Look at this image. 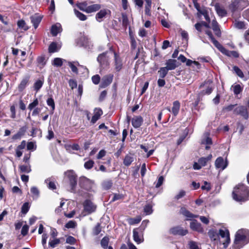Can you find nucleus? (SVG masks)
I'll return each mask as SVG.
<instances>
[{
	"label": "nucleus",
	"mask_w": 249,
	"mask_h": 249,
	"mask_svg": "<svg viewBox=\"0 0 249 249\" xmlns=\"http://www.w3.org/2000/svg\"><path fill=\"white\" fill-rule=\"evenodd\" d=\"M249 242V231L239 230L235 235L232 249H240Z\"/></svg>",
	"instance_id": "nucleus-1"
},
{
	"label": "nucleus",
	"mask_w": 249,
	"mask_h": 249,
	"mask_svg": "<svg viewBox=\"0 0 249 249\" xmlns=\"http://www.w3.org/2000/svg\"><path fill=\"white\" fill-rule=\"evenodd\" d=\"M234 200L238 202H245L249 199V188L246 185L239 184L234 188L232 192Z\"/></svg>",
	"instance_id": "nucleus-2"
},
{
	"label": "nucleus",
	"mask_w": 249,
	"mask_h": 249,
	"mask_svg": "<svg viewBox=\"0 0 249 249\" xmlns=\"http://www.w3.org/2000/svg\"><path fill=\"white\" fill-rule=\"evenodd\" d=\"M66 177L68 178L71 186V192H76L77 185V176L73 170H68L65 173Z\"/></svg>",
	"instance_id": "nucleus-3"
},
{
	"label": "nucleus",
	"mask_w": 249,
	"mask_h": 249,
	"mask_svg": "<svg viewBox=\"0 0 249 249\" xmlns=\"http://www.w3.org/2000/svg\"><path fill=\"white\" fill-rule=\"evenodd\" d=\"M76 43L79 47H82L85 48L89 49L90 46H92L91 45V42L89 41L88 38L83 35H81L76 40Z\"/></svg>",
	"instance_id": "nucleus-4"
},
{
	"label": "nucleus",
	"mask_w": 249,
	"mask_h": 249,
	"mask_svg": "<svg viewBox=\"0 0 249 249\" xmlns=\"http://www.w3.org/2000/svg\"><path fill=\"white\" fill-rule=\"evenodd\" d=\"M79 184L81 188L89 190L92 187L93 182L85 177H82L80 178Z\"/></svg>",
	"instance_id": "nucleus-5"
},
{
	"label": "nucleus",
	"mask_w": 249,
	"mask_h": 249,
	"mask_svg": "<svg viewBox=\"0 0 249 249\" xmlns=\"http://www.w3.org/2000/svg\"><path fill=\"white\" fill-rule=\"evenodd\" d=\"M84 211L89 214L94 212L96 209V206L89 200H86L83 203Z\"/></svg>",
	"instance_id": "nucleus-6"
},
{
	"label": "nucleus",
	"mask_w": 249,
	"mask_h": 249,
	"mask_svg": "<svg viewBox=\"0 0 249 249\" xmlns=\"http://www.w3.org/2000/svg\"><path fill=\"white\" fill-rule=\"evenodd\" d=\"M233 114L240 115L245 119H248L249 117L247 108L243 106H236L234 109Z\"/></svg>",
	"instance_id": "nucleus-7"
},
{
	"label": "nucleus",
	"mask_w": 249,
	"mask_h": 249,
	"mask_svg": "<svg viewBox=\"0 0 249 249\" xmlns=\"http://www.w3.org/2000/svg\"><path fill=\"white\" fill-rule=\"evenodd\" d=\"M217 234H218V237L220 236L221 238L225 239V242L223 243L224 247L227 246L230 241L229 231L226 229H220Z\"/></svg>",
	"instance_id": "nucleus-8"
},
{
	"label": "nucleus",
	"mask_w": 249,
	"mask_h": 249,
	"mask_svg": "<svg viewBox=\"0 0 249 249\" xmlns=\"http://www.w3.org/2000/svg\"><path fill=\"white\" fill-rule=\"evenodd\" d=\"M219 47L217 49L220 51L222 53L230 56L233 57L234 58H237L239 57V54L237 52L235 51H229L225 48L222 45H218Z\"/></svg>",
	"instance_id": "nucleus-9"
},
{
	"label": "nucleus",
	"mask_w": 249,
	"mask_h": 249,
	"mask_svg": "<svg viewBox=\"0 0 249 249\" xmlns=\"http://www.w3.org/2000/svg\"><path fill=\"white\" fill-rule=\"evenodd\" d=\"M113 75L109 74L104 76L102 79V82L100 85L101 88H105L109 86L112 82L113 79Z\"/></svg>",
	"instance_id": "nucleus-10"
},
{
	"label": "nucleus",
	"mask_w": 249,
	"mask_h": 249,
	"mask_svg": "<svg viewBox=\"0 0 249 249\" xmlns=\"http://www.w3.org/2000/svg\"><path fill=\"white\" fill-rule=\"evenodd\" d=\"M228 162L227 160H224V159L219 157L217 158L215 161V167L217 169H220L221 170H224L228 166Z\"/></svg>",
	"instance_id": "nucleus-11"
},
{
	"label": "nucleus",
	"mask_w": 249,
	"mask_h": 249,
	"mask_svg": "<svg viewBox=\"0 0 249 249\" xmlns=\"http://www.w3.org/2000/svg\"><path fill=\"white\" fill-rule=\"evenodd\" d=\"M143 120L141 116H135L131 120L132 126L135 128H139L142 124Z\"/></svg>",
	"instance_id": "nucleus-12"
},
{
	"label": "nucleus",
	"mask_w": 249,
	"mask_h": 249,
	"mask_svg": "<svg viewBox=\"0 0 249 249\" xmlns=\"http://www.w3.org/2000/svg\"><path fill=\"white\" fill-rule=\"evenodd\" d=\"M109 51L114 55L115 69L117 71H119L122 68V63L121 58L116 53L114 52L111 49H110Z\"/></svg>",
	"instance_id": "nucleus-13"
},
{
	"label": "nucleus",
	"mask_w": 249,
	"mask_h": 249,
	"mask_svg": "<svg viewBox=\"0 0 249 249\" xmlns=\"http://www.w3.org/2000/svg\"><path fill=\"white\" fill-rule=\"evenodd\" d=\"M170 232L174 235H180L183 236L186 235L188 231L187 230H183L181 227L177 226L171 228L170 230Z\"/></svg>",
	"instance_id": "nucleus-14"
},
{
	"label": "nucleus",
	"mask_w": 249,
	"mask_h": 249,
	"mask_svg": "<svg viewBox=\"0 0 249 249\" xmlns=\"http://www.w3.org/2000/svg\"><path fill=\"white\" fill-rule=\"evenodd\" d=\"M180 106V105L179 101H175L173 103V107L171 109L169 107H167L166 109L169 112H171L175 116H176L179 112Z\"/></svg>",
	"instance_id": "nucleus-15"
},
{
	"label": "nucleus",
	"mask_w": 249,
	"mask_h": 249,
	"mask_svg": "<svg viewBox=\"0 0 249 249\" xmlns=\"http://www.w3.org/2000/svg\"><path fill=\"white\" fill-rule=\"evenodd\" d=\"M42 17L38 14H35V15L30 17L31 22L32 23L35 29H36L40 23Z\"/></svg>",
	"instance_id": "nucleus-16"
},
{
	"label": "nucleus",
	"mask_w": 249,
	"mask_h": 249,
	"mask_svg": "<svg viewBox=\"0 0 249 249\" xmlns=\"http://www.w3.org/2000/svg\"><path fill=\"white\" fill-rule=\"evenodd\" d=\"M138 229H135L133 231V239L137 244H140L143 241L142 233L140 234Z\"/></svg>",
	"instance_id": "nucleus-17"
},
{
	"label": "nucleus",
	"mask_w": 249,
	"mask_h": 249,
	"mask_svg": "<svg viewBox=\"0 0 249 249\" xmlns=\"http://www.w3.org/2000/svg\"><path fill=\"white\" fill-rule=\"evenodd\" d=\"M180 213L183 215L187 218V220H191L192 218L198 217V215H195L191 213L184 207H181L180 210Z\"/></svg>",
	"instance_id": "nucleus-18"
},
{
	"label": "nucleus",
	"mask_w": 249,
	"mask_h": 249,
	"mask_svg": "<svg viewBox=\"0 0 249 249\" xmlns=\"http://www.w3.org/2000/svg\"><path fill=\"white\" fill-rule=\"evenodd\" d=\"M166 67H165L168 71L175 70L178 66L177 61L175 59H169L167 60L165 63Z\"/></svg>",
	"instance_id": "nucleus-19"
},
{
	"label": "nucleus",
	"mask_w": 249,
	"mask_h": 249,
	"mask_svg": "<svg viewBox=\"0 0 249 249\" xmlns=\"http://www.w3.org/2000/svg\"><path fill=\"white\" fill-rule=\"evenodd\" d=\"M190 228L193 231H197L199 232H202L203 231V229L201 224L196 220H194L190 223Z\"/></svg>",
	"instance_id": "nucleus-20"
},
{
	"label": "nucleus",
	"mask_w": 249,
	"mask_h": 249,
	"mask_svg": "<svg viewBox=\"0 0 249 249\" xmlns=\"http://www.w3.org/2000/svg\"><path fill=\"white\" fill-rule=\"evenodd\" d=\"M102 114V110L99 108H96L94 110V115L92 117L91 123H92V124L95 123Z\"/></svg>",
	"instance_id": "nucleus-21"
},
{
	"label": "nucleus",
	"mask_w": 249,
	"mask_h": 249,
	"mask_svg": "<svg viewBox=\"0 0 249 249\" xmlns=\"http://www.w3.org/2000/svg\"><path fill=\"white\" fill-rule=\"evenodd\" d=\"M61 31V25L60 23H57L52 26L51 33L53 36H56Z\"/></svg>",
	"instance_id": "nucleus-22"
},
{
	"label": "nucleus",
	"mask_w": 249,
	"mask_h": 249,
	"mask_svg": "<svg viewBox=\"0 0 249 249\" xmlns=\"http://www.w3.org/2000/svg\"><path fill=\"white\" fill-rule=\"evenodd\" d=\"M107 52L103 53L99 55L97 57V61L100 63V65L102 66L107 64L108 60V58L107 56Z\"/></svg>",
	"instance_id": "nucleus-23"
},
{
	"label": "nucleus",
	"mask_w": 249,
	"mask_h": 249,
	"mask_svg": "<svg viewBox=\"0 0 249 249\" xmlns=\"http://www.w3.org/2000/svg\"><path fill=\"white\" fill-rule=\"evenodd\" d=\"M45 182L49 189L54 190L56 189L55 181L53 178H47L45 179Z\"/></svg>",
	"instance_id": "nucleus-24"
},
{
	"label": "nucleus",
	"mask_w": 249,
	"mask_h": 249,
	"mask_svg": "<svg viewBox=\"0 0 249 249\" xmlns=\"http://www.w3.org/2000/svg\"><path fill=\"white\" fill-rule=\"evenodd\" d=\"M101 8V5L99 4H94L86 7V12L90 13L95 12L99 10Z\"/></svg>",
	"instance_id": "nucleus-25"
},
{
	"label": "nucleus",
	"mask_w": 249,
	"mask_h": 249,
	"mask_svg": "<svg viewBox=\"0 0 249 249\" xmlns=\"http://www.w3.org/2000/svg\"><path fill=\"white\" fill-rule=\"evenodd\" d=\"M36 61L37 63V66L40 69H42L45 66L46 63L44 55H40L38 56L36 59Z\"/></svg>",
	"instance_id": "nucleus-26"
},
{
	"label": "nucleus",
	"mask_w": 249,
	"mask_h": 249,
	"mask_svg": "<svg viewBox=\"0 0 249 249\" xmlns=\"http://www.w3.org/2000/svg\"><path fill=\"white\" fill-rule=\"evenodd\" d=\"M29 80V77L24 78L18 86V89L19 91H22L27 86Z\"/></svg>",
	"instance_id": "nucleus-27"
},
{
	"label": "nucleus",
	"mask_w": 249,
	"mask_h": 249,
	"mask_svg": "<svg viewBox=\"0 0 249 249\" xmlns=\"http://www.w3.org/2000/svg\"><path fill=\"white\" fill-rule=\"evenodd\" d=\"M212 29L214 32L216 36H221V32L219 29L218 23L215 20L212 21Z\"/></svg>",
	"instance_id": "nucleus-28"
},
{
	"label": "nucleus",
	"mask_w": 249,
	"mask_h": 249,
	"mask_svg": "<svg viewBox=\"0 0 249 249\" xmlns=\"http://www.w3.org/2000/svg\"><path fill=\"white\" fill-rule=\"evenodd\" d=\"M60 47L55 42H52L49 46L48 51L50 53H53L58 52Z\"/></svg>",
	"instance_id": "nucleus-29"
},
{
	"label": "nucleus",
	"mask_w": 249,
	"mask_h": 249,
	"mask_svg": "<svg viewBox=\"0 0 249 249\" xmlns=\"http://www.w3.org/2000/svg\"><path fill=\"white\" fill-rule=\"evenodd\" d=\"M109 12L108 10L107 9H102L99 12L96 14V19L100 22L102 20V19L104 18L106 15L107 14V12Z\"/></svg>",
	"instance_id": "nucleus-30"
},
{
	"label": "nucleus",
	"mask_w": 249,
	"mask_h": 249,
	"mask_svg": "<svg viewBox=\"0 0 249 249\" xmlns=\"http://www.w3.org/2000/svg\"><path fill=\"white\" fill-rule=\"evenodd\" d=\"M215 9L217 14L220 17H223L226 16L227 12L223 8L221 7L218 4L215 5Z\"/></svg>",
	"instance_id": "nucleus-31"
},
{
	"label": "nucleus",
	"mask_w": 249,
	"mask_h": 249,
	"mask_svg": "<svg viewBox=\"0 0 249 249\" xmlns=\"http://www.w3.org/2000/svg\"><path fill=\"white\" fill-rule=\"evenodd\" d=\"M20 172L21 173H29L31 172V168L30 163H26L25 165L19 166Z\"/></svg>",
	"instance_id": "nucleus-32"
},
{
	"label": "nucleus",
	"mask_w": 249,
	"mask_h": 249,
	"mask_svg": "<svg viewBox=\"0 0 249 249\" xmlns=\"http://www.w3.org/2000/svg\"><path fill=\"white\" fill-rule=\"evenodd\" d=\"M212 158L211 154L209 155L207 157H202L198 160V162L202 166H205L207 162L210 160Z\"/></svg>",
	"instance_id": "nucleus-33"
},
{
	"label": "nucleus",
	"mask_w": 249,
	"mask_h": 249,
	"mask_svg": "<svg viewBox=\"0 0 249 249\" xmlns=\"http://www.w3.org/2000/svg\"><path fill=\"white\" fill-rule=\"evenodd\" d=\"M68 66L71 68V71L75 73H78V69L76 66H80L77 61L76 62H69Z\"/></svg>",
	"instance_id": "nucleus-34"
},
{
	"label": "nucleus",
	"mask_w": 249,
	"mask_h": 249,
	"mask_svg": "<svg viewBox=\"0 0 249 249\" xmlns=\"http://www.w3.org/2000/svg\"><path fill=\"white\" fill-rule=\"evenodd\" d=\"M43 82V80L38 79L36 80L34 84V90L37 92L42 87Z\"/></svg>",
	"instance_id": "nucleus-35"
},
{
	"label": "nucleus",
	"mask_w": 249,
	"mask_h": 249,
	"mask_svg": "<svg viewBox=\"0 0 249 249\" xmlns=\"http://www.w3.org/2000/svg\"><path fill=\"white\" fill-rule=\"evenodd\" d=\"M74 12L76 17L78 18L79 20L81 21H85L87 19V16L76 9H74Z\"/></svg>",
	"instance_id": "nucleus-36"
},
{
	"label": "nucleus",
	"mask_w": 249,
	"mask_h": 249,
	"mask_svg": "<svg viewBox=\"0 0 249 249\" xmlns=\"http://www.w3.org/2000/svg\"><path fill=\"white\" fill-rule=\"evenodd\" d=\"M206 34L209 36L210 38L211 39V41L214 44V45L217 48L219 47L218 45H220V44L217 41L215 38L213 37L212 33L210 31H206Z\"/></svg>",
	"instance_id": "nucleus-37"
},
{
	"label": "nucleus",
	"mask_w": 249,
	"mask_h": 249,
	"mask_svg": "<svg viewBox=\"0 0 249 249\" xmlns=\"http://www.w3.org/2000/svg\"><path fill=\"white\" fill-rule=\"evenodd\" d=\"M133 160L134 159L133 157L130 155H127L125 156L124 160V164L125 166H128L131 164Z\"/></svg>",
	"instance_id": "nucleus-38"
},
{
	"label": "nucleus",
	"mask_w": 249,
	"mask_h": 249,
	"mask_svg": "<svg viewBox=\"0 0 249 249\" xmlns=\"http://www.w3.org/2000/svg\"><path fill=\"white\" fill-rule=\"evenodd\" d=\"M239 10H242L249 5V2L246 0H237Z\"/></svg>",
	"instance_id": "nucleus-39"
},
{
	"label": "nucleus",
	"mask_w": 249,
	"mask_h": 249,
	"mask_svg": "<svg viewBox=\"0 0 249 249\" xmlns=\"http://www.w3.org/2000/svg\"><path fill=\"white\" fill-rule=\"evenodd\" d=\"M209 134H206L204 137L201 140V143L206 145H211L212 144V140L211 138L208 137Z\"/></svg>",
	"instance_id": "nucleus-40"
},
{
	"label": "nucleus",
	"mask_w": 249,
	"mask_h": 249,
	"mask_svg": "<svg viewBox=\"0 0 249 249\" xmlns=\"http://www.w3.org/2000/svg\"><path fill=\"white\" fill-rule=\"evenodd\" d=\"M60 242V239L58 238H53L52 240L50 239L49 242V245L50 247L54 248Z\"/></svg>",
	"instance_id": "nucleus-41"
},
{
	"label": "nucleus",
	"mask_w": 249,
	"mask_h": 249,
	"mask_svg": "<svg viewBox=\"0 0 249 249\" xmlns=\"http://www.w3.org/2000/svg\"><path fill=\"white\" fill-rule=\"evenodd\" d=\"M168 71L165 67L160 68L158 71L160 77L161 78H164L167 74Z\"/></svg>",
	"instance_id": "nucleus-42"
},
{
	"label": "nucleus",
	"mask_w": 249,
	"mask_h": 249,
	"mask_svg": "<svg viewBox=\"0 0 249 249\" xmlns=\"http://www.w3.org/2000/svg\"><path fill=\"white\" fill-rule=\"evenodd\" d=\"M63 59L61 58H55L52 61V65L56 67H61L63 65Z\"/></svg>",
	"instance_id": "nucleus-43"
},
{
	"label": "nucleus",
	"mask_w": 249,
	"mask_h": 249,
	"mask_svg": "<svg viewBox=\"0 0 249 249\" xmlns=\"http://www.w3.org/2000/svg\"><path fill=\"white\" fill-rule=\"evenodd\" d=\"M141 217L138 216L136 218H130L127 219L128 223L131 225H135L139 223L141 221Z\"/></svg>",
	"instance_id": "nucleus-44"
},
{
	"label": "nucleus",
	"mask_w": 249,
	"mask_h": 249,
	"mask_svg": "<svg viewBox=\"0 0 249 249\" xmlns=\"http://www.w3.org/2000/svg\"><path fill=\"white\" fill-rule=\"evenodd\" d=\"M112 181L111 180H105L102 183V187L105 190H108L112 186Z\"/></svg>",
	"instance_id": "nucleus-45"
},
{
	"label": "nucleus",
	"mask_w": 249,
	"mask_h": 249,
	"mask_svg": "<svg viewBox=\"0 0 249 249\" xmlns=\"http://www.w3.org/2000/svg\"><path fill=\"white\" fill-rule=\"evenodd\" d=\"M229 9L232 12H234L236 10H239L238 4L237 0H234L229 5Z\"/></svg>",
	"instance_id": "nucleus-46"
},
{
	"label": "nucleus",
	"mask_w": 249,
	"mask_h": 249,
	"mask_svg": "<svg viewBox=\"0 0 249 249\" xmlns=\"http://www.w3.org/2000/svg\"><path fill=\"white\" fill-rule=\"evenodd\" d=\"M232 88H233L234 94L236 95L239 94L243 90V88L239 84L232 85Z\"/></svg>",
	"instance_id": "nucleus-47"
},
{
	"label": "nucleus",
	"mask_w": 249,
	"mask_h": 249,
	"mask_svg": "<svg viewBox=\"0 0 249 249\" xmlns=\"http://www.w3.org/2000/svg\"><path fill=\"white\" fill-rule=\"evenodd\" d=\"M109 243V238L107 237H104L101 241V245L104 249H107L108 247Z\"/></svg>",
	"instance_id": "nucleus-48"
},
{
	"label": "nucleus",
	"mask_w": 249,
	"mask_h": 249,
	"mask_svg": "<svg viewBox=\"0 0 249 249\" xmlns=\"http://www.w3.org/2000/svg\"><path fill=\"white\" fill-rule=\"evenodd\" d=\"M94 164V161L91 160H89L85 162L84 167L87 170H89L93 167Z\"/></svg>",
	"instance_id": "nucleus-49"
},
{
	"label": "nucleus",
	"mask_w": 249,
	"mask_h": 249,
	"mask_svg": "<svg viewBox=\"0 0 249 249\" xmlns=\"http://www.w3.org/2000/svg\"><path fill=\"white\" fill-rule=\"evenodd\" d=\"M144 212L146 215L151 214L153 213L152 206L150 204L145 205L144 207Z\"/></svg>",
	"instance_id": "nucleus-50"
},
{
	"label": "nucleus",
	"mask_w": 249,
	"mask_h": 249,
	"mask_svg": "<svg viewBox=\"0 0 249 249\" xmlns=\"http://www.w3.org/2000/svg\"><path fill=\"white\" fill-rule=\"evenodd\" d=\"M18 26L19 28L23 29L24 30H27L28 29V27L26 25V23L23 20H20L18 22Z\"/></svg>",
	"instance_id": "nucleus-51"
},
{
	"label": "nucleus",
	"mask_w": 249,
	"mask_h": 249,
	"mask_svg": "<svg viewBox=\"0 0 249 249\" xmlns=\"http://www.w3.org/2000/svg\"><path fill=\"white\" fill-rule=\"evenodd\" d=\"M38 105V100L37 98H36L33 102L30 103L28 107V108L30 110H33L34 108H36V107Z\"/></svg>",
	"instance_id": "nucleus-52"
},
{
	"label": "nucleus",
	"mask_w": 249,
	"mask_h": 249,
	"mask_svg": "<svg viewBox=\"0 0 249 249\" xmlns=\"http://www.w3.org/2000/svg\"><path fill=\"white\" fill-rule=\"evenodd\" d=\"M29 203L25 202L22 206L21 212L22 213L26 214L29 211Z\"/></svg>",
	"instance_id": "nucleus-53"
},
{
	"label": "nucleus",
	"mask_w": 249,
	"mask_h": 249,
	"mask_svg": "<svg viewBox=\"0 0 249 249\" xmlns=\"http://www.w3.org/2000/svg\"><path fill=\"white\" fill-rule=\"evenodd\" d=\"M190 249H201L197 243L195 241H191L188 243Z\"/></svg>",
	"instance_id": "nucleus-54"
},
{
	"label": "nucleus",
	"mask_w": 249,
	"mask_h": 249,
	"mask_svg": "<svg viewBox=\"0 0 249 249\" xmlns=\"http://www.w3.org/2000/svg\"><path fill=\"white\" fill-rule=\"evenodd\" d=\"M47 104L48 106L51 107L52 110L53 111L55 109V104L53 99L52 98H49L47 100Z\"/></svg>",
	"instance_id": "nucleus-55"
},
{
	"label": "nucleus",
	"mask_w": 249,
	"mask_h": 249,
	"mask_svg": "<svg viewBox=\"0 0 249 249\" xmlns=\"http://www.w3.org/2000/svg\"><path fill=\"white\" fill-rule=\"evenodd\" d=\"M31 192L34 196L36 198H37L39 195V191L36 187H32L31 188Z\"/></svg>",
	"instance_id": "nucleus-56"
},
{
	"label": "nucleus",
	"mask_w": 249,
	"mask_h": 249,
	"mask_svg": "<svg viewBox=\"0 0 249 249\" xmlns=\"http://www.w3.org/2000/svg\"><path fill=\"white\" fill-rule=\"evenodd\" d=\"M233 70L235 71V72L236 73V74L241 78H243L244 75L243 74V72L237 66H234Z\"/></svg>",
	"instance_id": "nucleus-57"
},
{
	"label": "nucleus",
	"mask_w": 249,
	"mask_h": 249,
	"mask_svg": "<svg viewBox=\"0 0 249 249\" xmlns=\"http://www.w3.org/2000/svg\"><path fill=\"white\" fill-rule=\"evenodd\" d=\"M149 222V221L148 220H144L142 221L140 228L138 229L140 231H141V232H143V231L145 230V229L147 227Z\"/></svg>",
	"instance_id": "nucleus-58"
},
{
	"label": "nucleus",
	"mask_w": 249,
	"mask_h": 249,
	"mask_svg": "<svg viewBox=\"0 0 249 249\" xmlns=\"http://www.w3.org/2000/svg\"><path fill=\"white\" fill-rule=\"evenodd\" d=\"M101 231V227L99 223H98L93 230V234L97 235Z\"/></svg>",
	"instance_id": "nucleus-59"
},
{
	"label": "nucleus",
	"mask_w": 249,
	"mask_h": 249,
	"mask_svg": "<svg viewBox=\"0 0 249 249\" xmlns=\"http://www.w3.org/2000/svg\"><path fill=\"white\" fill-rule=\"evenodd\" d=\"M164 180V178L163 176L159 177L157 183H155L156 184L155 187L157 188H159L163 184Z\"/></svg>",
	"instance_id": "nucleus-60"
},
{
	"label": "nucleus",
	"mask_w": 249,
	"mask_h": 249,
	"mask_svg": "<svg viewBox=\"0 0 249 249\" xmlns=\"http://www.w3.org/2000/svg\"><path fill=\"white\" fill-rule=\"evenodd\" d=\"M76 226V223L74 221H69L66 225L65 227L67 229L74 228Z\"/></svg>",
	"instance_id": "nucleus-61"
},
{
	"label": "nucleus",
	"mask_w": 249,
	"mask_h": 249,
	"mask_svg": "<svg viewBox=\"0 0 249 249\" xmlns=\"http://www.w3.org/2000/svg\"><path fill=\"white\" fill-rule=\"evenodd\" d=\"M209 235L210 237L213 239V240H216L217 238H218V234L217 233L214 231H210L209 232Z\"/></svg>",
	"instance_id": "nucleus-62"
},
{
	"label": "nucleus",
	"mask_w": 249,
	"mask_h": 249,
	"mask_svg": "<svg viewBox=\"0 0 249 249\" xmlns=\"http://www.w3.org/2000/svg\"><path fill=\"white\" fill-rule=\"evenodd\" d=\"M91 79L93 83H94L95 85H97L99 83L100 81V77L98 74H96L93 75Z\"/></svg>",
	"instance_id": "nucleus-63"
},
{
	"label": "nucleus",
	"mask_w": 249,
	"mask_h": 249,
	"mask_svg": "<svg viewBox=\"0 0 249 249\" xmlns=\"http://www.w3.org/2000/svg\"><path fill=\"white\" fill-rule=\"evenodd\" d=\"M235 27L239 29L245 28V24L243 21H237L234 23Z\"/></svg>",
	"instance_id": "nucleus-64"
}]
</instances>
